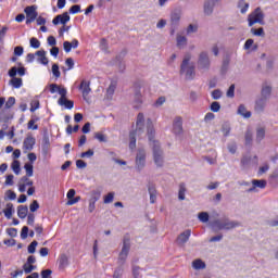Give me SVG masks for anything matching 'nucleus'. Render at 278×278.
<instances>
[{"label": "nucleus", "instance_id": "obj_34", "mask_svg": "<svg viewBox=\"0 0 278 278\" xmlns=\"http://www.w3.org/2000/svg\"><path fill=\"white\" fill-rule=\"evenodd\" d=\"M3 214L5 218L8 219L12 218V215L14 214V204L8 203L7 208L3 211Z\"/></svg>", "mask_w": 278, "mask_h": 278}, {"label": "nucleus", "instance_id": "obj_36", "mask_svg": "<svg viewBox=\"0 0 278 278\" xmlns=\"http://www.w3.org/2000/svg\"><path fill=\"white\" fill-rule=\"evenodd\" d=\"M129 149L134 151L136 149V130L129 132Z\"/></svg>", "mask_w": 278, "mask_h": 278}, {"label": "nucleus", "instance_id": "obj_5", "mask_svg": "<svg viewBox=\"0 0 278 278\" xmlns=\"http://www.w3.org/2000/svg\"><path fill=\"white\" fill-rule=\"evenodd\" d=\"M125 55H127V50H122L112 61H110V65L117 66L119 73H125Z\"/></svg>", "mask_w": 278, "mask_h": 278}, {"label": "nucleus", "instance_id": "obj_21", "mask_svg": "<svg viewBox=\"0 0 278 278\" xmlns=\"http://www.w3.org/2000/svg\"><path fill=\"white\" fill-rule=\"evenodd\" d=\"M192 231L190 229L185 230L184 232H181L178 238H177V242L179 244H186V242H188V240H190V236H191Z\"/></svg>", "mask_w": 278, "mask_h": 278}, {"label": "nucleus", "instance_id": "obj_40", "mask_svg": "<svg viewBox=\"0 0 278 278\" xmlns=\"http://www.w3.org/2000/svg\"><path fill=\"white\" fill-rule=\"evenodd\" d=\"M24 168L27 177H34V164L25 163Z\"/></svg>", "mask_w": 278, "mask_h": 278}, {"label": "nucleus", "instance_id": "obj_11", "mask_svg": "<svg viewBox=\"0 0 278 278\" xmlns=\"http://www.w3.org/2000/svg\"><path fill=\"white\" fill-rule=\"evenodd\" d=\"M147 134L148 139L151 141L150 147H153V142H157V140H155V128L153 127V121H151V118L147 119Z\"/></svg>", "mask_w": 278, "mask_h": 278}, {"label": "nucleus", "instance_id": "obj_35", "mask_svg": "<svg viewBox=\"0 0 278 278\" xmlns=\"http://www.w3.org/2000/svg\"><path fill=\"white\" fill-rule=\"evenodd\" d=\"M10 84L13 88H21L23 86V78H18L16 76L11 77Z\"/></svg>", "mask_w": 278, "mask_h": 278}, {"label": "nucleus", "instance_id": "obj_51", "mask_svg": "<svg viewBox=\"0 0 278 278\" xmlns=\"http://www.w3.org/2000/svg\"><path fill=\"white\" fill-rule=\"evenodd\" d=\"M29 42L33 49H40V40H38V38L31 37Z\"/></svg>", "mask_w": 278, "mask_h": 278}, {"label": "nucleus", "instance_id": "obj_29", "mask_svg": "<svg viewBox=\"0 0 278 278\" xmlns=\"http://www.w3.org/2000/svg\"><path fill=\"white\" fill-rule=\"evenodd\" d=\"M268 181L274 188L278 186V168L269 175Z\"/></svg>", "mask_w": 278, "mask_h": 278}, {"label": "nucleus", "instance_id": "obj_42", "mask_svg": "<svg viewBox=\"0 0 278 278\" xmlns=\"http://www.w3.org/2000/svg\"><path fill=\"white\" fill-rule=\"evenodd\" d=\"M238 8L241 9V14H247V10H249V3L245 0H239Z\"/></svg>", "mask_w": 278, "mask_h": 278}, {"label": "nucleus", "instance_id": "obj_64", "mask_svg": "<svg viewBox=\"0 0 278 278\" xmlns=\"http://www.w3.org/2000/svg\"><path fill=\"white\" fill-rule=\"evenodd\" d=\"M123 277V267H117L114 270L113 278H121Z\"/></svg>", "mask_w": 278, "mask_h": 278}, {"label": "nucleus", "instance_id": "obj_58", "mask_svg": "<svg viewBox=\"0 0 278 278\" xmlns=\"http://www.w3.org/2000/svg\"><path fill=\"white\" fill-rule=\"evenodd\" d=\"M27 236H29V227L24 226L21 230L22 240H27Z\"/></svg>", "mask_w": 278, "mask_h": 278}, {"label": "nucleus", "instance_id": "obj_19", "mask_svg": "<svg viewBox=\"0 0 278 278\" xmlns=\"http://www.w3.org/2000/svg\"><path fill=\"white\" fill-rule=\"evenodd\" d=\"M79 90H83V99L86 101V97L92 91L90 88V81L81 80Z\"/></svg>", "mask_w": 278, "mask_h": 278}, {"label": "nucleus", "instance_id": "obj_13", "mask_svg": "<svg viewBox=\"0 0 278 278\" xmlns=\"http://www.w3.org/2000/svg\"><path fill=\"white\" fill-rule=\"evenodd\" d=\"M179 21H181V12L175 10L170 14V23H172V30L170 34H175V29H177V25H179Z\"/></svg>", "mask_w": 278, "mask_h": 278}, {"label": "nucleus", "instance_id": "obj_50", "mask_svg": "<svg viewBox=\"0 0 278 278\" xmlns=\"http://www.w3.org/2000/svg\"><path fill=\"white\" fill-rule=\"evenodd\" d=\"M99 199H101V191H99V190L91 191L90 201H93L94 203H97V201H99Z\"/></svg>", "mask_w": 278, "mask_h": 278}, {"label": "nucleus", "instance_id": "obj_15", "mask_svg": "<svg viewBox=\"0 0 278 278\" xmlns=\"http://www.w3.org/2000/svg\"><path fill=\"white\" fill-rule=\"evenodd\" d=\"M142 105V93L140 91V86L135 87L134 93V108L138 110Z\"/></svg>", "mask_w": 278, "mask_h": 278}, {"label": "nucleus", "instance_id": "obj_45", "mask_svg": "<svg viewBox=\"0 0 278 278\" xmlns=\"http://www.w3.org/2000/svg\"><path fill=\"white\" fill-rule=\"evenodd\" d=\"M36 265H29V264H23V270L25 273V275H30V273H34V270H36Z\"/></svg>", "mask_w": 278, "mask_h": 278}, {"label": "nucleus", "instance_id": "obj_12", "mask_svg": "<svg viewBox=\"0 0 278 278\" xmlns=\"http://www.w3.org/2000/svg\"><path fill=\"white\" fill-rule=\"evenodd\" d=\"M173 134H175V136H181V134H184V119L181 116L175 117L173 124Z\"/></svg>", "mask_w": 278, "mask_h": 278}, {"label": "nucleus", "instance_id": "obj_46", "mask_svg": "<svg viewBox=\"0 0 278 278\" xmlns=\"http://www.w3.org/2000/svg\"><path fill=\"white\" fill-rule=\"evenodd\" d=\"M226 97H228V99H233L236 97V85L235 84L229 86V88L226 92Z\"/></svg>", "mask_w": 278, "mask_h": 278}, {"label": "nucleus", "instance_id": "obj_2", "mask_svg": "<svg viewBox=\"0 0 278 278\" xmlns=\"http://www.w3.org/2000/svg\"><path fill=\"white\" fill-rule=\"evenodd\" d=\"M191 55L188 53L185 55L181 64H180V75H186V79L188 81H192V79H194L197 73L194 72V65H190L188 66V64H190V60H191Z\"/></svg>", "mask_w": 278, "mask_h": 278}, {"label": "nucleus", "instance_id": "obj_63", "mask_svg": "<svg viewBox=\"0 0 278 278\" xmlns=\"http://www.w3.org/2000/svg\"><path fill=\"white\" fill-rule=\"evenodd\" d=\"M52 274H53V271L51 269H42L41 270L42 278H53V277H51Z\"/></svg>", "mask_w": 278, "mask_h": 278}, {"label": "nucleus", "instance_id": "obj_56", "mask_svg": "<svg viewBox=\"0 0 278 278\" xmlns=\"http://www.w3.org/2000/svg\"><path fill=\"white\" fill-rule=\"evenodd\" d=\"M30 212H38L40 210V204L38 203V200H34L29 205Z\"/></svg>", "mask_w": 278, "mask_h": 278}, {"label": "nucleus", "instance_id": "obj_14", "mask_svg": "<svg viewBox=\"0 0 278 278\" xmlns=\"http://www.w3.org/2000/svg\"><path fill=\"white\" fill-rule=\"evenodd\" d=\"M68 21H71V15H68V12H64L62 14L56 15L53 20H52V24L53 25H66V23H68Z\"/></svg>", "mask_w": 278, "mask_h": 278}, {"label": "nucleus", "instance_id": "obj_30", "mask_svg": "<svg viewBox=\"0 0 278 278\" xmlns=\"http://www.w3.org/2000/svg\"><path fill=\"white\" fill-rule=\"evenodd\" d=\"M237 114H240L243 118H251V112L247 111V106H244V104L239 105Z\"/></svg>", "mask_w": 278, "mask_h": 278}, {"label": "nucleus", "instance_id": "obj_23", "mask_svg": "<svg viewBox=\"0 0 278 278\" xmlns=\"http://www.w3.org/2000/svg\"><path fill=\"white\" fill-rule=\"evenodd\" d=\"M51 146V141L49 140V130H43V137H42V151L43 153H47L49 151V147Z\"/></svg>", "mask_w": 278, "mask_h": 278}, {"label": "nucleus", "instance_id": "obj_48", "mask_svg": "<svg viewBox=\"0 0 278 278\" xmlns=\"http://www.w3.org/2000/svg\"><path fill=\"white\" fill-rule=\"evenodd\" d=\"M36 247H38V241L34 240L33 242L29 243V245L27 248V252L30 255H34V253H36Z\"/></svg>", "mask_w": 278, "mask_h": 278}, {"label": "nucleus", "instance_id": "obj_31", "mask_svg": "<svg viewBox=\"0 0 278 278\" xmlns=\"http://www.w3.org/2000/svg\"><path fill=\"white\" fill-rule=\"evenodd\" d=\"M222 132L224 134V138H227L231 134V124L229 122L222 124Z\"/></svg>", "mask_w": 278, "mask_h": 278}, {"label": "nucleus", "instance_id": "obj_17", "mask_svg": "<svg viewBox=\"0 0 278 278\" xmlns=\"http://www.w3.org/2000/svg\"><path fill=\"white\" fill-rule=\"evenodd\" d=\"M36 144V138H34V136L28 135L23 142V149H25L26 151H33L34 147Z\"/></svg>", "mask_w": 278, "mask_h": 278}, {"label": "nucleus", "instance_id": "obj_33", "mask_svg": "<svg viewBox=\"0 0 278 278\" xmlns=\"http://www.w3.org/2000/svg\"><path fill=\"white\" fill-rule=\"evenodd\" d=\"M264 138H266V128L258 127L256 129V142H262Z\"/></svg>", "mask_w": 278, "mask_h": 278}, {"label": "nucleus", "instance_id": "obj_6", "mask_svg": "<svg viewBox=\"0 0 278 278\" xmlns=\"http://www.w3.org/2000/svg\"><path fill=\"white\" fill-rule=\"evenodd\" d=\"M210 66H212L210 54L205 51L201 52L198 58V71H210Z\"/></svg>", "mask_w": 278, "mask_h": 278}, {"label": "nucleus", "instance_id": "obj_59", "mask_svg": "<svg viewBox=\"0 0 278 278\" xmlns=\"http://www.w3.org/2000/svg\"><path fill=\"white\" fill-rule=\"evenodd\" d=\"M25 49L22 47V46H16L14 48V55L17 56V58H21V55H23Z\"/></svg>", "mask_w": 278, "mask_h": 278}, {"label": "nucleus", "instance_id": "obj_52", "mask_svg": "<svg viewBox=\"0 0 278 278\" xmlns=\"http://www.w3.org/2000/svg\"><path fill=\"white\" fill-rule=\"evenodd\" d=\"M16 103V98L10 97L4 104L5 110H10Z\"/></svg>", "mask_w": 278, "mask_h": 278}, {"label": "nucleus", "instance_id": "obj_55", "mask_svg": "<svg viewBox=\"0 0 278 278\" xmlns=\"http://www.w3.org/2000/svg\"><path fill=\"white\" fill-rule=\"evenodd\" d=\"M78 12H81V5L79 4H74L68 10L70 14H78Z\"/></svg>", "mask_w": 278, "mask_h": 278}, {"label": "nucleus", "instance_id": "obj_61", "mask_svg": "<svg viewBox=\"0 0 278 278\" xmlns=\"http://www.w3.org/2000/svg\"><path fill=\"white\" fill-rule=\"evenodd\" d=\"M140 270H142V268H140V266L132 265V276H134V278H139L140 277Z\"/></svg>", "mask_w": 278, "mask_h": 278}, {"label": "nucleus", "instance_id": "obj_57", "mask_svg": "<svg viewBox=\"0 0 278 278\" xmlns=\"http://www.w3.org/2000/svg\"><path fill=\"white\" fill-rule=\"evenodd\" d=\"M52 75L56 78H59L60 75H62V73H60V65H58V63H54L52 65Z\"/></svg>", "mask_w": 278, "mask_h": 278}, {"label": "nucleus", "instance_id": "obj_4", "mask_svg": "<svg viewBox=\"0 0 278 278\" xmlns=\"http://www.w3.org/2000/svg\"><path fill=\"white\" fill-rule=\"evenodd\" d=\"M129 251H131V237L129 236V233H126L123 237V247L118 255V262L122 266L127 261Z\"/></svg>", "mask_w": 278, "mask_h": 278}, {"label": "nucleus", "instance_id": "obj_24", "mask_svg": "<svg viewBox=\"0 0 278 278\" xmlns=\"http://www.w3.org/2000/svg\"><path fill=\"white\" fill-rule=\"evenodd\" d=\"M231 62V58L229 55H226L223 59V63H222V68H220V73L223 75H227V72L229 71V64Z\"/></svg>", "mask_w": 278, "mask_h": 278}, {"label": "nucleus", "instance_id": "obj_37", "mask_svg": "<svg viewBox=\"0 0 278 278\" xmlns=\"http://www.w3.org/2000/svg\"><path fill=\"white\" fill-rule=\"evenodd\" d=\"M11 168L15 175H21V161L14 160L11 164Z\"/></svg>", "mask_w": 278, "mask_h": 278}, {"label": "nucleus", "instance_id": "obj_16", "mask_svg": "<svg viewBox=\"0 0 278 278\" xmlns=\"http://www.w3.org/2000/svg\"><path fill=\"white\" fill-rule=\"evenodd\" d=\"M267 181L266 179H253L252 180V187L247 190V192H255L256 188H261V190H264L266 188Z\"/></svg>", "mask_w": 278, "mask_h": 278}, {"label": "nucleus", "instance_id": "obj_9", "mask_svg": "<svg viewBox=\"0 0 278 278\" xmlns=\"http://www.w3.org/2000/svg\"><path fill=\"white\" fill-rule=\"evenodd\" d=\"M218 1L220 0H204L203 13L205 16H212L214 14V8H216Z\"/></svg>", "mask_w": 278, "mask_h": 278}, {"label": "nucleus", "instance_id": "obj_54", "mask_svg": "<svg viewBox=\"0 0 278 278\" xmlns=\"http://www.w3.org/2000/svg\"><path fill=\"white\" fill-rule=\"evenodd\" d=\"M211 94L215 101H218V99H220L223 97V91L220 89H215L212 91Z\"/></svg>", "mask_w": 278, "mask_h": 278}, {"label": "nucleus", "instance_id": "obj_32", "mask_svg": "<svg viewBox=\"0 0 278 278\" xmlns=\"http://www.w3.org/2000/svg\"><path fill=\"white\" fill-rule=\"evenodd\" d=\"M176 40L178 49H184V47L188 45V38H186V36L178 35Z\"/></svg>", "mask_w": 278, "mask_h": 278}, {"label": "nucleus", "instance_id": "obj_18", "mask_svg": "<svg viewBox=\"0 0 278 278\" xmlns=\"http://www.w3.org/2000/svg\"><path fill=\"white\" fill-rule=\"evenodd\" d=\"M148 192L150 194V203H155V201H157V189L155 188V184H148Z\"/></svg>", "mask_w": 278, "mask_h": 278}, {"label": "nucleus", "instance_id": "obj_43", "mask_svg": "<svg viewBox=\"0 0 278 278\" xmlns=\"http://www.w3.org/2000/svg\"><path fill=\"white\" fill-rule=\"evenodd\" d=\"M198 218L201 223H208L210 222V213L207 212H200L198 214Z\"/></svg>", "mask_w": 278, "mask_h": 278}, {"label": "nucleus", "instance_id": "obj_1", "mask_svg": "<svg viewBox=\"0 0 278 278\" xmlns=\"http://www.w3.org/2000/svg\"><path fill=\"white\" fill-rule=\"evenodd\" d=\"M208 227L212 229L213 233H218V231H231L236 227H240V222L231 220L229 217H224L222 219H214L208 223Z\"/></svg>", "mask_w": 278, "mask_h": 278}, {"label": "nucleus", "instance_id": "obj_47", "mask_svg": "<svg viewBox=\"0 0 278 278\" xmlns=\"http://www.w3.org/2000/svg\"><path fill=\"white\" fill-rule=\"evenodd\" d=\"M93 138L100 142H108V136L104 135L103 132H94Z\"/></svg>", "mask_w": 278, "mask_h": 278}, {"label": "nucleus", "instance_id": "obj_60", "mask_svg": "<svg viewBox=\"0 0 278 278\" xmlns=\"http://www.w3.org/2000/svg\"><path fill=\"white\" fill-rule=\"evenodd\" d=\"M211 111L212 112H220V102L214 101L211 103Z\"/></svg>", "mask_w": 278, "mask_h": 278}, {"label": "nucleus", "instance_id": "obj_27", "mask_svg": "<svg viewBox=\"0 0 278 278\" xmlns=\"http://www.w3.org/2000/svg\"><path fill=\"white\" fill-rule=\"evenodd\" d=\"M29 212V208L27 207V205H20L17 206V216L18 218H27V214Z\"/></svg>", "mask_w": 278, "mask_h": 278}, {"label": "nucleus", "instance_id": "obj_26", "mask_svg": "<svg viewBox=\"0 0 278 278\" xmlns=\"http://www.w3.org/2000/svg\"><path fill=\"white\" fill-rule=\"evenodd\" d=\"M59 105H64L66 110H73L75 106V102L73 100H68L66 98L58 100Z\"/></svg>", "mask_w": 278, "mask_h": 278}, {"label": "nucleus", "instance_id": "obj_8", "mask_svg": "<svg viewBox=\"0 0 278 278\" xmlns=\"http://www.w3.org/2000/svg\"><path fill=\"white\" fill-rule=\"evenodd\" d=\"M38 7L36 5H29L24 9V12L26 14V25H30V23H34L36 18H38Z\"/></svg>", "mask_w": 278, "mask_h": 278}, {"label": "nucleus", "instance_id": "obj_3", "mask_svg": "<svg viewBox=\"0 0 278 278\" xmlns=\"http://www.w3.org/2000/svg\"><path fill=\"white\" fill-rule=\"evenodd\" d=\"M152 155L155 166L162 168L164 166V150H162L160 141H153Z\"/></svg>", "mask_w": 278, "mask_h": 278}, {"label": "nucleus", "instance_id": "obj_7", "mask_svg": "<svg viewBox=\"0 0 278 278\" xmlns=\"http://www.w3.org/2000/svg\"><path fill=\"white\" fill-rule=\"evenodd\" d=\"M144 166H147V151H144V149H138L136 155V169L138 173H141Z\"/></svg>", "mask_w": 278, "mask_h": 278}, {"label": "nucleus", "instance_id": "obj_20", "mask_svg": "<svg viewBox=\"0 0 278 278\" xmlns=\"http://www.w3.org/2000/svg\"><path fill=\"white\" fill-rule=\"evenodd\" d=\"M267 101L268 100L266 98H262V97L257 99L255 101V106H254L255 112H258V113L264 112Z\"/></svg>", "mask_w": 278, "mask_h": 278}, {"label": "nucleus", "instance_id": "obj_62", "mask_svg": "<svg viewBox=\"0 0 278 278\" xmlns=\"http://www.w3.org/2000/svg\"><path fill=\"white\" fill-rule=\"evenodd\" d=\"M114 192H109L106 195H104V203H112L114 201Z\"/></svg>", "mask_w": 278, "mask_h": 278}, {"label": "nucleus", "instance_id": "obj_44", "mask_svg": "<svg viewBox=\"0 0 278 278\" xmlns=\"http://www.w3.org/2000/svg\"><path fill=\"white\" fill-rule=\"evenodd\" d=\"M251 34H253V36H260L261 38L266 36V33H264V27L251 28Z\"/></svg>", "mask_w": 278, "mask_h": 278}, {"label": "nucleus", "instance_id": "obj_41", "mask_svg": "<svg viewBox=\"0 0 278 278\" xmlns=\"http://www.w3.org/2000/svg\"><path fill=\"white\" fill-rule=\"evenodd\" d=\"M115 91H116V81H112L109 88L106 89L108 99H110V97H113Z\"/></svg>", "mask_w": 278, "mask_h": 278}, {"label": "nucleus", "instance_id": "obj_39", "mask_svg": "<svg viewBox=\"0 0 278 278\" xmlns=\"http://www.w3.org/2000/svg\"><path fill=\"white\" fill-rule=\"evenodd\" d=\"M244 138H245V147H251L253 144V131L247 130Z\"/></svg>", "mask_w": 278, "mask_h": 278}, {"label": "nucleus", "instance_id": "obj_25", "mask_svg": "<svg viewBox=\"0 0 278 278\" xmlns=\"http://www.w3.org/2000/svg\"><path fill=\"white\" fill-rule=\"evenodd\" d=\"M270 94H273V87L268 85H263L262 90H261V97L263 99H270Z\"/></svg>", "mask_w": 278, "mask_h": 278}, {"label": "nucleus", "instance_id": "obj_38", "mask_svg": "<svg viewBox=\"0 0 278 278\" xmlns=\"http://www.w3.org/2000/svg\"><path fill=\"white\" fill-rule=\"evenodd\" d=\"M192 266L195 270H202L205 268V262H203L201 258H198L192 262Z\"/></svg>", "mask_w": 278, "mask_h": 278}, {"label": "nucleus", "instance_id": "obj_53", "mask_svg": "<svg viewBox=\"0 0 278 278\" xmlns=\"http://www.w3.org/2000/svg\"><path fill=\"white\" fill-rule=\"evenodd\" d=\"M178 199H179V201L186 200V187L184 185H180L179 192H178Z\"/></svg>", "mask_w": 278, "mask_h": 278}, {"label": "nucleus", "instance_id": "obj_10", "mask_svg": "<svg viewBox=\"0 0 278 278\" xmlns=\"http://www.w3.org/2000/svg\"><path fill=\"white\" fill-rule=\"evenodd\" d=\"M17 66H20V68H17L16 66H13L9 70L8 72L9 77H16V75H20V77L25 76V73H27V68L23 66V63H17Z\"/></svg>", "mask_w": 278, "mask_h": 278}, {"label": "nucleus", "instance_id": "obj_49", "mask_svg": "<svg viewBox=\"0 0 278 278\" xmlns=\"http://www.w3.org/2000/svg\"><path fill=\"white\" fill-rule=\"evenodd\" d=\"M227 149H228L229 153L235 155L236 151H238V144L236 143V141H232L227 144Z\"/></svg>", "mask_w": 278, "mask_h": 278}, {"label": "nucleus", "instance_id": "obj_22", "mask_svg": "<svg viewBox=\"0 0 278 278\" xmlns=\"http://www.w3.org/2000/svg\"><path fill=\"white\" fill-rule=\"evenodd\" d=\"M35 55H38L37 61L40 62V64H43V66H47L49 64V59L47 58V51L45 50H38Z\"/></svg>", "mask_w": 278, "mask_h": 278}, {"label": "nucleus", "instance_id": "obj_28", "mask_svg": "<svg viewBox=\"0 0 278 278\" xmlns=\"http://www.w3.org/2000/svg\"><path fill=\"white\" fill-rule=\"evenodd\" d=\"M68 266V256L66 254H61L59 258V269L64 270Z\"/></svg>", "mask_w": 278, "mask_h": 278}]
</instances>
